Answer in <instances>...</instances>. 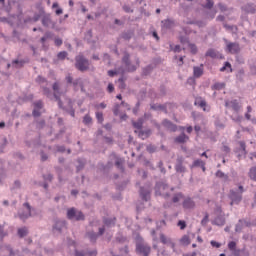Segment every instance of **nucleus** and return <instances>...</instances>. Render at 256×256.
<instances>
[{
  "instance_id": "obj_35",
  "label": "nucleus",
  "mask_w": 256,
  "mask_h": 256,
  "mask_svg": "<svg viewBox=\"0 0 256 256\" xmlns=\"http://www.w3.org/2000/svg\"><path fill=\"white\" fill-rule=\"evenodd\" d=\"M115 167L121 171V173H125V166H123V159L117 158L115 161Z\"/></svg>"
},
{
  "instance_id": "obj_5",
  "label": "nucleus",
  "mask_w": 256,
  "mask_h": 256,
  "mask_svg": "<svg viewBox=\"0 0 256 256\" xmlns=\"http://www.w3.org/2000/svg\"><path fill=\"white\" fill-rule=\"evenodd\" d=\"M122 63L124 65V71H126V73H135V71H137V66L131 63V54H129V52L124 51Z\"/></svg>"
},
{
  "instance_id": "obj_18",
  "label": "nucleus",
  "mask_w": 256,
  "mask_h": 256,
  "mask_svg": "<svg viewBox=\"0 0 256 256\" xmlns=\"http://www.w3.org/2000/svg\"><path fill=\"white\" fill-rule=\"evenodd\" d=\"M225 222V214L220 213L212 220V225H216V227H223V225H225Z\"/></svg>"
},
{
  "instance_id": "obj_49",
  "label": "nucleus",
  "mask_w": 256,
  "mask_h": 256,
  "mask_svg": "<svg viewBox=\"0 0 256 256\" xmlns=\"http://www.w3.org/2000/svg\"><path fill=\"white\" fill-rule=\"evenodd\" d=\"M146 151H148L150 154L156 153L157 152V146L153 144H149L146 147Z\"/></svg>"
},
{
  "instance_id": "obj_12",
  "label": "nucleus",
  "mask_w": 256,
  "mask_h": 256,
  "mask_svg": "<svg viewBox=\"0 0 256 256\" xmlns=\"http://www.w3.org/2000/svg\"><path fill=\"white\" fill-rule=\"evenodd\" d=\"M169 189V184L165 181H157L154 187L155 195H163V191Z\"/></svg>"
},
{
  "instance_id": "obj_56",
  "label": "nucleus",
  "mask_w": 256,
  "mask_h": 256,
  "mask_svg": "<svg viewBox=\"0 0 256 256\" xmlns=\"http://www.w3.org/2000/svg\"><path fill=\"white\" fill-rule=\"evenodd\" d=\"M36 83H38L39 85H43V84L47 83V79L45 77L39 75L36 78Z\"/></svg>"
},
{
  "instance_id": "obj_62",
  "label": "nucleus",
  "mask_w": 256,
  "mask_h": 256,
  "mask_svg": "<svg viewBox=\"0 0 256 256\" xmlns=\"http://www.w3.org/2000/svg\"><path fill=\"white\" fill-rule=\"evenodd\" d=\"M56 151L57 153H65V151H67V148H65V145H56Z\"/></svg>"
},
{
  "instance_id": "obj_11",
  "label": "nucleus",
  "mask_w": 256,
  "mask_h": 256,
  "mask_svg": "<svg viewBox=\"0 0 256 256\" xmlns=\"http://www.w3.org/2000/svg\"><path fill=\"white\" fill-rule=\"evenodd\" d=\"M225 107L227 109H233V111L235 113H239V111H241V102H239V100L234 99V100H226L225 101Z\"/></svg>"
},
{
  "instance_id": "obj_45",
  "label": "nucleus",
  "mask_w": 256,
  "mask_h": 256,
  "mask_svg": "<svg viewBox=\"0 0 256 256\" xmlns=\"http://www.w3.org/2000/svg\"><path fill=\"white\" fill-rule=\"evenodd\" d=\"M224 29H227V31H232V33H237V31H239V28H237V26L229 24H224Z\"/></svg>"
},
{
  "instance_id": "obj_25",
  "label": "nucleus",
  "mask_w": 256,
  "mask_h": 256,
  "mask_svg": "<svg viewBox=\"0 0 256 256\" xmlns=\"http://www.w3.org/2000/svg\"><path fill=\"white\" fill-rule=\"evenodd\" d=\"M253 107L247 106V112L244 114L246 121H250L252 125H256V117L251 118Z\"/></svg>"
},
{
  "instance_id": "obj_10",
  "label": "nucleus",
  "mask_w": 256,
  "mask_h": 256,
  "mask_svg": "<svg viewBox=\"0 0 256 256\" xmlns=\"http://www.w3.org/2000/svg\"><path fill=\"white\" fill-rule=\"evenodd\" d=\"M139 195L140 199L145 201V203L151 201V189H149L147 186H140Z\"/></svg>"
},
{
  "instance_id": "obj_3",
  "label": "nucleus",
  "mask_w": 256,
  "mask_h": 256,
  "mask_svg": "<svg viewBox=\"0 0 256 256\" xmlns=\"http://www.w3.org/2000/svg\"><path fill=\"white\" fill-rule=\"evenodd\" d=\"M75 69L80 71L81 73H85V71H89L91 67V63L89 62V59H87L83 55H78L75 57Z\"/></svg>"
},
{
  "instance_id": "obj_6",
  "label": "nucleus",
  "mask_w": 256,
  "mask_h": 256,
  "mask_svg": "<svg viewBox=\"0 0 256 256\" xmlns=\"http://www.w3.org/2000/svg\"><path fill=\"white\" fill-rule=\"evenodd\" d=\"M223 41L226 45V53H230L231 55H239V53H241V46L239 45V42H230L227 38H224Z\"/></svg>"
},
{
  "instance_id": "obj_55",
  "label": "nucleus",
  "mask_w": 256,
  "mask_h": 256,
  "mask_svg": "<svg viewBox=\"0 0 256 256\" xmlns=\"http://www.w3.org/2000/svg\"><path fill=\"white\" fill-rule=\"evenodd\" d=\"M177 226L180 227L181 231L187 229V222L185 220H179Z\"/></svg>"
},
{
  "instance_id": "obj_22",
  "label": "nucleus",
  "mask_w": 256,
  "mask_h": 256,
  "mask_svg": "<svg viewBox=\"0 0 256 256\" xmlns=\"http://www.w3.org/2000/svg\"><path fill=\"white\" fill-rule=\"evenodd\" d=\"M33 215V212H30L29 210L25 211V210H19L18 211V217L20 221H23V223H25L26 220L29 219V217H31Z\"/></svg>"
},
{
  "instance_id": "obj_21",
  "label": "nucleus",
  "mask_w": 256,
  "mask_h": 256,
  "mask_svg": "<svg viewBox=\"0 0 256 256\" xmlns=\"http://www.w3.org/2000/svg\"><path fill=\"white\" fill-rule=\"evenodd\" d=\"M105 227H107L108 229H111V227H115V225L117 224V217H104L102 219Z\"/></svg>"
},
{
  "instance_id": "obj_63",
  "label": "nucleus",
  "mask_w": 256,
  "mask_h": 256,
  "mask_svg": "<svg viewBox=\"0 0 256 256\" xmlns=\"http://www.w3.org/2000/svg\"><path fill=\"white\" fill-rule=\"evenodd\" d=\"M96 119L98 123H103L104 118H103V113L102 112H96Z\"/></svg>"
},
{
  "instance_id": "obj_15",
  "label": "nucleus",
  "mask_w": 256,
  "mask_h": 256,
  "mask_svg": "<svg viewBox=\"0 0 256 256\" xmlns=\"http://www.w3.org/2000/svg\"><path fill=\"white\" fill-rule=\"evenodd\" d=\"M241 11H243V13H245L246 15H255V13H256V5L254 3L244 4L241 7Z\"/></svg>"
},
{
  "instance_id": "obj_2",
  "label": "nucleus",
  "mask_w": 256,
  "mask_h": 256,
  "mask_svg": "<svg viewBox=\"0 0 256 256\" xmlns=\"http://www.w3.org/2000/svg\"><path fill=\"white\" fill-rule=\"evenodd\" d=\"M54 100L58 102L59 109H63L68 115L75 117V108H73V100L71 98H65L66 105L63 104L61 97H54Z\"/></svg>"
},
{
  "instance_id": "obj_54",
  "label": "nucleus",
  "mask_w": 256,
  "mask_h": 256,
  "mask_svg": "<svg viewBox=\"0 0 256 256\" xmlns=\"http://www.w3.org/2000/svg\"><path fill=\"white\" fill-rule=\"evenodd\" d=\"M144 165L145 167H149L151 171H155V166L153 165V163H151V161L147 160L146 158H144Z\"/></svg>"
},
{
  "instance_id": "obj_51",
  "label": "nucleus",
  "mask_w": 256,
  "mask_h": 256,
  "mask_svg": "<svg viewBox=\"0 0 256 256\" xmlns=\"http://www.w3.org/2000/svg\"><path fill=\"white\" fill-rule=\"evenodd\" d=\"M33 107H34V109L41 110L43 108V101L37 100V101L33 102Z\"/></svg>"
},
{
  "instance_id": "obj_57",
  "label": "nucleus",
  "mask_w": 256,
  "mask_h": 256,
  "mask_svg": "<svg viewBox=\"0 0 256 256\" xmlns=\"http://www.w3.org/2000/svg\"><path fill=\"white\" fill-rule=\"evenodd\" d=\"M98 167H99V170L102 171V173H105V171L109 169V166L103 162L98 163Z\"/></svg>"
},
{
  "instance_id": "obj_31",
  "label": "nucleus",
  "mask_w": 256,
  "mask_h": 256,
  "mask_svg": "<svg viewBox=\"0 0 256 256\" xmlns=\"http://www.w3.org/2000/svg\"><path fill=\"white\" fill-rule=\"evenodd\" d=\"M193 75L196 79H199L203 75V64L193 67Z\"/></svg>"
},
{
  "instance_id": "obj_60",
  "label": "nucleus",
  "mask_w": 256,
  "mask_h": 256,
  "mask_svg": "<svg viewBox=\"0 0 256 256\" xmlns=\"http://www.w3.org/2000/svg\"><path fill=\"white\" fill-rule=\"evenodd\" d=\"M74 256H87L85 250H78L77 248L74 249Z\"/></svg>"
},
{
  "instance_id": "obj_8",
  "label": "nucleus",
  "mask_w": 256,
  "mask_h": 256,
  "mask_svg": "<svg viewBox=\"0 0 256 256\" xmlns=\"http://www.w3.org/2000/svg\"><path fill=\"white\" fill-rule=\"evenodd\" d=\"M228 199H230L231 206L239 205L243 201V194L239 193V190L230 189Z\"/></svg>"
},
{
  "instance_id": "obj_32",
  "label": "nucleus",
  "mask_w": 256,
  "mask_h": 256,
  "mask_svg": "<svg viewBox=\"0 0 256 256\" xmlns=\"http://www.w3.org/2000/svg\"><path fill=\"white\" fill-rule=\"evenodd\" d=\"M205 57H210L211 59H219V52L213 48H210L206 51Z\"/></svg>"
},
{
  "instance_id": "obj_30",
  "label": "nucleus",
  "mask_w": 256,
  "mask_h": 256,
  "mask_svg": "<svg viewBox=\"0 0 256 256\" xmlns=\"http://www.w3.org/2000/svg\"><path fill=\"white\" fill-rule=\"evenodd\" d=\"M162 27L164 29H173L175 27V20L169 18L162 20Z\"/></svg>"
},
{
  "instance_id": "obj_19",
  "label": "nucleus",
  "mask_w": 256,
  "mask_h": 256,
  "mask_svg": "<svg viewBox=\"0 0 256 256\" xmlns=\"http://www.w3.org/2000/svg\"><path fill=\"white\" fill-rule=\"evenodd\" d=\"M182 207L183 209H195V200L191 197H185L183 198Z\"/></svg>"
},
{
  "instance_id": "obj_50",
  "label": "nucleus",
  "mask_w": 256,
  "mask_h": 256,
  "mask_svg": "<svg viewBox=\"0 0 256 256\" xmlns=\"http://www.w3.org/2000/svg\"><path fill=\"white\" fill-rule=\"evenodd\" d=\"M188 47L190 49V52L192 53V55H197V45L193 44V43H189Z\"/></svg>"
},
{
  "instance_id": "obj_43",
  "label": "nucleus",
  "mask_w": 256,
  "mask_h": 256,
  "mask_svg": "<svg viewBox=\"0 0 256 256\" xmlns=\"http://www.w3.org/2000/svg\"><path fill=\"white\" fill-rule=\"evenodd\" d=\"M212 89H213L214 91H221V89H225V83L216 82V83L212 86Z\"/></svg>"
},
{
  "instance_id": "obj_39",
  "label": "nucleus",
  "mask_w": 256,
  "mask_h": 256,
  "mask_svg": "<svg viewBox=\"0 0 256 256\" xmlns=\"http://www.w3.org/2000/svg\"><path fill=\"white\" fill-rule=\"evenodd\" d=\"M248 176L252 181H256V166H253L249 169Z\"/></svg>"
},
{
  "instance_id": "obj_16",
  "label": "nucleus",
  "mask_w": 256,
  "mask_h": 256,
  "mask_svg": "<svg viewBox=\"0 0 256 256\" xmlns=\"http://www.w3.org/2000/svg\"><path fill=\"white\" fill-rule=\"evenodd\" d=\"M134 133L138 135L139 139L145 141V139H149L150 135H153V131L151 129L146 130H134Z\"/></svg>"
},
{
  "instance_id": "obj_53",
  "label": "nucleus",
  "mask_w": 256,
  "mask_h": 256,
  "mask_svg": "<svg viewBox=\"0 0 256 256\" xmlns=\"http://www.w3.org/2000/svg\"><path fill=\"white\" fill-rule=\"evenodd\" d=\"M118 87L119 89H125V87H127L125 84V78L121 77L118 79Z\"/></svg>"
},
{
  "instance_id": "obj_9",
  "label": "nucleus",
  "mask_w": 256,
  "mask_h": 256,
  "mask_svg": "<svg viewBox=\"0 0 256 256\" xmlns=\"http://www.w3.org/2000/svg\"><path fill=\"white\" fill-rule=\"evenodd\" d=\"M63 229H67V221L56 219L52 226V231H57V233H63Z\"/></svg>"
},
{
  "instance_id": "obj_1",
  "label": "nucleus",
  "mask_w": 256,
  "mask_h": 256,
  "mask_svg": "<svg viewBox=\"0 0 256 256\" xmlns=\"http://www.w3.org/2000/svg\"><path fill=\"white\" fill-rule=\"evenodd\" d=\"M136 248L135 253L139 256H149L151 255V246L149 244L143 243V237L140 235L136 236Z\"/></svg>"
},
{
  "instance_id": "obj_58",
  "label": "nucleus",
  "mask_w": 256,
  "mask_h": 256,
  "mask_svg": "<svg viewBox=\"0 0 256 256\" xmlns=\"http://www.w3.org/2000/svg\"><path fill=\"white\" fill-rule=\"evenodd\" d=\"M228 249L230 251H235L237 249V242L236 241H230L228 243Z\"/></svg>"
},
{
  "instance_id": "obj_24",
  "label": "nucleus",
  "mask_w": 256,
  "mask_h": 256,
  "mask_svg": "<svg viewBox=\"0 0 256 256\" xmlns=\"http://www.w3.org/2000/svg\"><path fill=\"white\" fill-rule=\"evenodd\" d=\"M72 87L75 89V91H77V89H81V91H85V85L83 84V79L81 78H76L73 82H72Z\"/></svg>"
},
{
  "instance_id": "obj_20",
  "label": "nucleus",
  "mask_w": 256,
  "mask_h": 256,
  "mask_svg": "<svg viewBox=\"0 0 256 256\" xmlns=\"http://www.w3.org/2000/svg\"><path fill=\"white\" fill-rule=\"evenodd\" d=\"M160 243H162L163 245H170L171 249L175 253V242H173L171 238H167V236H165V234L163 233L160 234Z\"/></svg>"
},
{
  "instance_id": "obj_33",
  "label": "nucleus",
  "mask_w": 256,
  "mask_h": 256,
  "mask_svg": "<svg viewBox=\"0 0 256 256\" xmlns=\"http://www.w3.org/2000/svg\"><path fill=\"white\" fill-rule=\"evenodd\" d=\"M25 60H13L11 64H7V67H14L15 69H21L25 65Z\"/></svg>"
},
{
  "instance_id": "obj_46",
  "label": "nucleus",
  "mask_w": 256,
  "mask_h": 256,
  "mask_svg": "<svg viewBox=\"0 0 256 256\" xmlns=\"http://www.w3.org/2000/svg\"><path fill=\"white\" fill-rule=\"evenodd\" d=\"M82 122L84 125H91V123H93V118H91L89 114H86L84 115Z\"/></svg>"
},
{
  "instance_id": "obj_38",
  "label": "nucleus",
  "mask_w": 256,
  "mask_h": 256,
  "mask_svg": "<svg viewBox=\"0 0 256 256\" xmlns=\"http://www.w3.org/2000/svg\"><path fill=\"white\" fill-rule=\"evenodd\" d=\"M180 199H185V195H183L182 192L174 194V196L172 197V202L179 203Z\"/></svg>"
},
{
  "instance_id": "obj_36",
  "label": "nucleus",
  "mask_w": 256,
  "mask_h": 256,
  "mask_svg": "<svg viewBox=\"0 0 256 256\" xmlns=\"http://www.w3.org/2000/svg\"><path fill=\"white\" fill-rule=\"evenodd\" d=\"M87 235L91 243H95L97 239H99V234H97V232L90 231L87 233Z\"/></svg>"
},
{
  "instance_id": "obj_44",
  "label": "nucleus",
  "mask_w": 256,
  "mask_h": 256,
  "mask_svg": "<svg viewBox=\"0 0 256 256\" xmlns=\"http://www.w3.org/2000/svg\"><path fill=\"white\" fill-rule=\"evenodd\" d=\"M180 243H182V245H185V246L191 245V239L187 235H184L180 239Z\"/></svg>"
},
{
  "instance_id": "obj_41",
  "label": "nucleus",
  "mask_w": 256,
  "mask_h": 256,
  "mask_svg": "<svg viewBox=\"0 0 256 256\" xmlns=\"http://www.w3.org/2000/svg\"><path fill=\"white\" fill-rule=\"evenodd\" d=\"M215 2L213 0H206V4H202L203 9L211 10L214 7Z\"/></svg>"
},
{
  "instance_id": "obj_4",
  "label": "nucleus",
  "mask_w": 256,
  "mask_h": 256,
  "mask_svg": "<svg viewBox=\"0 0 256 256\" xmlns=\"http://www.w3.org/2000/svg\"><path fill=\"white\" fill-rule=\"evenodd\" d=\"M66 217L69 221H85V214L83 211L77 210L75 207L67 209Z\"/></svg>"
},
{
  "instance_id": "obj_28",
  "label": "nucleus",
  "mask_w": 256,
  "mask_h": 256,
  "mask_svg": "<svg viewBox=\"0 0 256 256\" xmlns=\"http://www.w3.org/2000/svg\"><path fill=\"white\" fill-rule=\"evenodd\" d=\"M78 165L76 166V173L83 171L85 165H87V160L85 158H77Z\"/></svg>"
},
{
  "instance_id": "obj_64",
  "label": "nucleus",
  "mask_w": 256,
  "mask_h": 256,
  "mask_svg": "<svg viewBox=\"0 0 256 256\" xmlns=\"http://www.w3.org/2000/svg\"><path fill=\"white\" fill-rule=\"evenodd\" d=\"M32 116H33L35 119H37V117H40V116H41V110H38V109L33 108Z\"/></svg>"
},
{
  "instance_id": "obj_26",
  "label": "nucleus",
  "mask_w": 256,
  "mask_h": 256,
  "mask_svg": "<svg viewBox=\"0 0 256 256\" xmlns=\"http://www.w3.org/2000/svg\"><path fill=\"white\" fill-rule=\"evenodd\" d=\"M52 91L54 93V97H57V95H63V91H61V83H59V81L53 83Z\"/></svg>"
},
{
  "instance_id": "obj_59",
  "label": "nucleus",
  "mask_w": 256,
  "mask_h": 256,
  "mask_svg": "<svg viewBox=\"0 0 256 256\" xmlns=\"http://www.w3.org/2000/svg\"><path fill=\"white\" fill-rule=\"evenodd\" d=\"M45 125H46V123H45V120H43V119L36 122V128L39 130L44 129Z\"/></svg>"
},
{
  "instance_id": "obj_23",
  "label": "nucleus",
  "mask_w": 256,
  "mask_h": 256,
  "mask_svg": "<svg viewBox=\"0 0 256 256\" xmlns=\"http://www.w3.org/2000/svg\"><path fill=\"white\" fill-rule=\"evenodd\" d=\"M197 167H200L203 172L207 171V168L205 167V162L201 159L194 160L193 163L190 165V169H195Z\"/></svg>"
},
{
  "instance_id": "obj_7",
  "label": "nucleus",
  "mask_w": 256,
  "mask_h": 256,
  "mask_svg": "<svg viewBox=\"0 0 256 256\" xmlns=\"http://www.w3.org/2000/svg\"><path fill=\"white\" fill-rule=\"evenodd\" d=\"M41 23L43 27H50L51 29H55V27L57 26V22L53 21V19L51 18V13H46L44 9H42Z\"/></svg>"
},
{
  "instance_id": "obj_47",
  "label": "nucleus",
  "mask_w": 256,
  "mask_h": 256,
  "mask_svg": "<svg viewBox=\"0 0 256 256\" xmlns=\"http://www.w3.org/2000/svg\"><path fill=\"white\" fill-rule=\"evenodd\" d=\"M239 145L242 155H247V144H245V141H239Z\"/></svg>"
},
{
  "instance_id": "obj_37",
  "label": "nucleus",
  "mask_w": 256,
  "mask_h": 256,
  "mask_svg": "<svg viewBox=\"0 0 256 256\" xmlns=\"http://www.w3.org/2000/svg\"><path fill=\"white\" fill-rule=\"evenodd\" d=\"M132 126L134 129H138V131H141L143 129V119H138V121H132Z\"/></svg>"
},
{
  "instance_id": "obj_61",
  "label": "nucleus",
  "mask_w": 256,
  "mask_h": 256,
  "mask_svg": "<svg viewBox=\"0 0 256 256\" xmlns=\"http://www.w3.org/2000/svg\"><path fill=\"white\" fill-rule=\"evenodd\" d=\"M51 36H52L51 32H46L44 34V36L40 39V42L45 43V41H47V39H51Z\"/></svg>"
},
{
  "instance_id": "obj_34",
  "label": "nucleus",
  "mask_w": 256,
  "mask_h": 256,
  "mask_svg": "<svg viewBox=\"0 0 256 256\" xmlns=\"http://www.w3.org/2000/svg\"><path fill=\"white\" fill-rule=\"evenodd\" d=\"M17 235L20 239H23V237H27V235H29V230H27V227L18 228Z\"/></svg>"
},
{
  "instance_id": "obj_14",
  "label": "nucleus",
  "mask_w": 256,
  "mask_h": 256,
  "mask_svg": "<svg viewBox=\"0 0 256 256\" xmlns=\"http://www.w3.org/2000/svg\"><path fill=\"white\" fill-rule=\"evenodd\" d=\"M184 162H185V158L183 156L177 157L176 163L174 166L176 173H185V171H187V168L183 165Z\"/></svg>"
},
{
  "instance_id": "obj_52",
  "label": "nucleus",
  "mask_w": 256,
  "mask_h": 256,
  "mask_svg": "<svg viewBox=\"0 0 256 256\" xmlns=\"http://www.w3.org/2000/svg\"><path fill=\"white\" fill-rule=\"evenodd\" d=\"M67 245L68 247H74V249H77V241L72 238H67Z\"/></svg>"
},
{
  "instance_id": "obj_27",
  "label": "nucleus",
  "mask_w": 256,
  "mask_h": 256,
  "mask_svg": "<svg viewBox=\"0 0 256 256\" xmlns=\"http://www.w3.org/2000/svg\"><path fill=\"white\" fill-rule=\"evenodd\" d=\"M188 140H189V136L185 134V132H182L180 135H178L174 139L175 143H179V144L187 143Z\"/></svg>"
},
{
  "instance_id": "obj_42",
  "label": "nucleus",
  "mask_w": 256,
  "mask_h": 256,
  "mask_svg": "<svg viewBox=\"0 0 256 256\" xmlns=\"http://www.w3.org/2000/svg\"><path fill=\"white\" fill-rule=\"evenodd\" d=\"M243 231V219H239L238 223L235 225V232L241 233Z\"/></svg>"
},
{
  "instance_id": "obj_13",
  "label": "nucleus",
  "mask_w": 256,
  "mask_h": 256,
  "mask_svg": "<svg viewBox=\"0 0 256 256\" xmlns=\"http://www.w3.org/2000/svg\"><path fill=\"white\" fill-rule=\"evenodd\" d=\"M195 107H199L204 111V113H209L211 111V106L207 104V101L201 99V98H196L194 101Z\"/></svg>"
},
{
  "instance_id": "obj_29",
  "label": "nucleus",
  "mask_w": 256,
  "mask_h": 256,
  "mask_svg": "<svg viewBox=\"0 0 256 256\" xmlns=\"http://www.w3.org/2000/svg\"><path fill=\"white\" fill-rule=\"evenodd\" d=\"M150 107L153 111H162L163 113H167V104H151Z\"/></svg>"
},
{
  "instance_id": "obj_17",
  "label": "nucleus",
  "mask_w": 256,
  "mask_h": 256,
  "mask_svg": "<svg viewBox=\"0 0 256 256\" xmlns=\"http://www.w3.org/2000/svg\"><path fill=\"white\" fill-rule=\"evenodd\" d=\"M162 125L165 129H167V131H169L170 133H175L177 131V124L173 123L171 120L169 119H164L162 121Z\"/></svg>"
},
{
  "instance_id": "obj_40",
  "label": "nucleus",
  "mask_w": 256,
  "mask_h": 256,
  "mask_svg": "<svg viewBox=\"0 0 256 256\" xmlns=\"http://www.w3.org/2000/svg\"><path fill=\"white\" fill-rule=\"evenodd\" d=\"M133 37V32L132 31H127L122 33L121 38L124 39V41H129Z\"/></svg>"
},
{
  "instance_id": "obj_48",
  "label": "nucleus",
  "mask_w": 256,
  "mask_h": 256,
  "mask_svg": "<svg viewBox=\"0 0 256 256\" xmlns=\"http://www.w3.org/2000/svg\"><path fill=\"white\" fill-rule=\"evenodd\" d=\"M67 55H69L67 51H61L57 54V59H59V61H65V59H67Z\"/></svg>"
}]
</instances>
